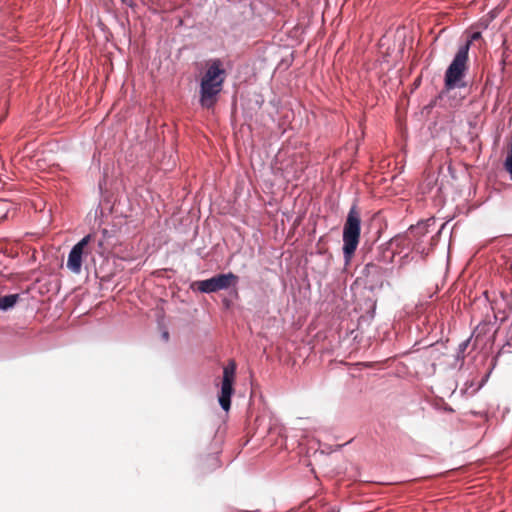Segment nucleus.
I'll use <instances>...</instances> for the list:
<instances>
[{"label":"nucleus","mask_w":512,"mask_h":512,"mask_svg":"<svg viewBox=\"0 0 512 512\" xmlns=\"http://www.w3.org/2000/svg\"><path fill=\"white\" fill-rule=\"evenodd\" d=\"M206 461L208 462L207 469L213 470L220 466V460L216 454L209 455Z\"/></svg>","instance_id":"1a4fd4ad"},{"label":"nucleus","mask_w":512,"mask_h":512,"mask_svg":"<svg viewBox=\"0 0 512 512\" xmlns=\"http://www.w3.org/2000/svg\"><path fill=\"white\" fill-rule=\"evenodd\" d=\"M481 37V33L480 32H474L471 36V39L469 40L470 43L473 41V40H477Z\"/></svg>","instance_id":"f8f14e48"},{"label":"nucleus","mask_w":512,"mask_h":512,"mask_svg":"<svg viewBox=\"0 0 512 512\" xmlns=\"http://www.w3.org/2000/svg\"><path fill=\"white\" fill-rule=\"evenodd\" d=\"M377 268L378 267L376 265L369 263L365 266L363 271L369 273L371 270H377Z\"/></svg>","instance_id":"9d476101"},{"label":"nucleus","mask_w":512,"mask_h":512,"mask_svg":"<svg viewBox=\"0 0 512 512\" xmlns=\"http://www.w3.org/2000/svg\"><path fill=\"white\" fill-rule=\"evenodd\" d=\"M469 48L470 41H467L458 49L453 61L447 68L444 78L446 89L451 90L455 88L466 87V83L463 81V79L468 68L467 63L469 59Z\"/></svg>","instance_id":"7ed1b4c3"},{"label":"nucleus","mask_w":512,"mask_h":512,"mask_svg":"<svg viewBox=\"0 0 512 512\" xmlns=\"http://www.w3.org/2000/svg\"><path fill=\"white\" fill-rule=\"evenodd\" d=\"M160 329L162 331L161 332L162 339L164 341H168V339H169V332L166 329H163L162 327H160Z\"/></svg>","instance_id":"9b49d317"},{"label":"nucleus","mask_w":512,"mask_h":512,"mask_svg":"<svg viewBox=\"0 0 512 512\" xmlns=\"http://www.w3.org/2000/svg\"><path fill=\"white\" fill-rule=\"evenodd\" d=\"M236 364L231 361L223 369V378L221 383V391L219 395V404L223 410L228 411L231 406V396L233 395V383L235 380Z\"/></svg>","instance_id":"0eeeda50"},{"label":"nucleus","mask_w":512,"mask_h":512,"mask_svg":"<svg viewBox=\"0 0 512 512\" xmlns=\"http://www.w3.org/2000/svg\"><path fill=\"white\" fill-rule=\"evenodd\" d=\"M2 266V264L0 263V267ZM2 274V271L0 270V275Z\"/></svg>","instance_id":"2eb2a0df"},{"label":"nucleus","mask_w":512,"mask_h":512,"mask_svg":"<svg viewBox=\"0 0 512 512\" xmlns=\"http://www.w3.org/2000/svg\"><path fill=\"white\" fill-rule=\"evenodd\" d=\"M340 337L343 344L351 346V352L366 348L370 344V338L366 337L360 329V322H347L345 328H340Z\"/></svg>","instance_id":"39448f33"},{"label":"nucleus","mask_w":512,"mask_h":512,"mask_svg":"<svg viewBox=\"0 0 512 512\" xmlns=\"http://www.w3.org/2000/svg\"><path fill=\"white\" fill-rule=\"evenodd\" d=\"M96 241V235L95 234H88L85 237H83L77 244H75L67 259V268L75 273L79 274L82 269V258L84 255H88L90 253L89 244L91 242Z\"/></svg>","instance_id":"423d86ee"},{"label":"nucleus","mask_w":512,"mask_h":512,"mask_svg":"<svg viewBox=\"0 0 512 512\" xmlns=\"http://www.w3.org/2000/svg\"><path fill=\"white\" fill-rule=\"evenodd\" d=\"M239 277L232 272L218 274L209 279L195 281L191 284L193 290L201 293H214L220 290H226L231 286H236Z\"/></svg>","instance_id":"20e7f679"},{"label":"nucleus","mask_w":512,"mask_h":512,"mask_svg":"<svg viewBox=\"0 0 512 512\" xmlns=\"http://www.w3.org/2000/svg\"><path fill=\"white\" fill-rule=\"evenodd\" d=\"M22 300L20 294H9L0 296V312L12 310Z\"/></svg>","instance_id":"6e6552de"},{"label":"nucleus","mask_w":512,"mask_h":512,"mask_svg":"<svg viewBox=\"0 0 512 512\" xmlns=\"http://www.w3.org/2000/svg\"><path fill=\"white\" fill-rule=\"evenodd\" d=\"M225 70L219 59L212 60L200 83V104L210 109L215 106L225 81Z\"/></svg>","instance_id":"f257e3e1"},{"label":"nucleus","mask_w":512,"mask_h":512,"mask_svg":"<svg viewBox=\"0 0 512 512\" xmlns=\"http://www.w3.org/2000/svg\"><path fill=\"white\" fill-rule=\"evenodd\" d=\"M123 3L132 6V0H121Z\"/></svg>","instance_id":"ddd939ff"},{"label":"nucleus","mask_w":512,"mask_h":512,"mask_svg":"<svg viewBox=\"0 0 512 512\" xmlns=\"http://www.w3.org/2000/svg\"><path fill=\"white\" fill-rule=\"evenodd\" d=\"M97 244H98V247H99V248H102V246H103V241H102V240H99V241L97 242Z\"/></svg>","instance_id":"4468645a"},{"label":"nucleus","mask_w":512,"mask_h":512,"mask_svg":"<svg viewBox=\"0 0 512 512\" xmlns=\"http://www.w3.org/2000/svg\"><path fill=\"white\" fill-rule=\"evenodd\" d=\"M361 232V214L356 205H353L347 215L343 228V254L346 262L354 255Z\"/></svg>","instance_id":"f03ea898"}]
</instances>
